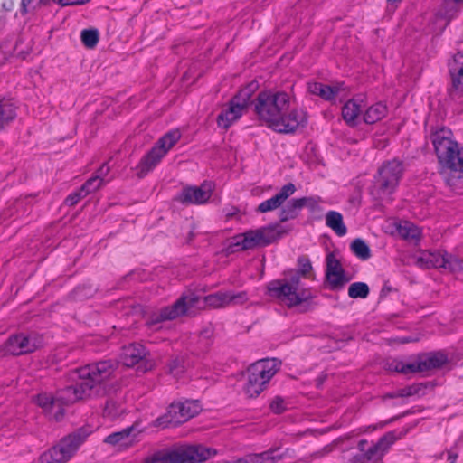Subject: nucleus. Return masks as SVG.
I'll use <instances>...</instances> for the list:
<instances>
[{
    "instance_id": "ea45409f",
    "label": "nucleus",
    "mask_w": 463,
    "mask_h": 463,
    "mask_svg": "<svg viewBox=\"0 0 463 463\" xmlns=\"http://www.w3.org/2000/svg\"><path fill=\"white\" fill-rule=\"evenodd\" d=\"M389 370L404 374L416 373L415 363L403 364L401 361H392L388 365Z\"/></svg>"
},
{
    "instance_id": "4c0bfd02",
    "label": "nucleus",
    "mask_w": 463,
    "mask_h": 463,
    "mask_svg": "<svg viewBox=\"0 0 463 463\" xmlns=\"http://www.w3.org/2000/svg\"><path fill=\"white\" fill-rule=\"evenodd\" d=\"M463 3V0H444L443 2V15L446 19H452L459 11V5Z\"/></svg>"
},
{
    "instance_id": "39448f33",
    "label": "nucleus",
    "mask_w": 463,
    "mask_h": 463,
    "mask_svg": "<svg viewBox=\"0 0 463 463\" xmlns=\"http://www.w3.org/2000/svg\"><path fill=\"white\" fill-rule=\"evenodd\" d=\"M216 454V449L201 444H183L156 451L146 457L145 463H200Z\"/></svg>"
},
{
    "instance_id": "b1692460",
    "label": "nucleus",
    "mask_w": 463,
    "mask_h": 463,
    "mask_svg": "<svg viewBox=\"0 0 463 463\" xmlns=\"http://www.w3.org/2000/svg\"><path fill=\"white\" fill-rule=\"evenodd\" d=\"M159 148L153 146L151 150L142 157L137 165V175L139 178L144 177L150 172L164 157Z\"/></svg>"
},
{
    "instance_id": "c03bdc74",
    "label": "nucleus",
    "mask_w": 463,
    "mask_h": 463,
    "mask_svg": "<svg viewBox=\"0 0 463 463\" xmlns=\"http://www.w3.org/2000/svg\"><path fill=\"white\" fill-rule=\"evenodd\" d=\"M269 409L276 414L284 412L287 409L285 401L280 396H276L269 403Z\"/></svg>"
},
{
    "instance_id": "393cba45",
    "label": "nucleus",
    "mask_w": 463,
    "mask_h": 463,
    "mask_svg": "<svg viewBox=\"0 0 463 463\" xmlns=\"http://www.w3.org/2000/svg\"><path fill=\"white\" fill-rule=\"evenodd\" d=\"M363 99H350L342 108V116L346 124L354 127L359 122Z\"/></svg>"
},
{
    "instance_id": "3c124183",
    "label": "nucleus",
    "mask_w": 463,
    "mask_h": 463,
    "mask_svg": "<svg viewBox=\"0 0 463 463\" xmlns=\"http://www.w3.org/2000/svg\"><path fill=\"white\" fill-rule=\"evenodd\" d=\"M33 0H22L21 3V12L23 14H25L28 13L27 5H29L32 3Z\"/></svg>"
},
{
    "instance_id": "f8f14e48",
    "label": "nucleus",
    "mask_w": 463,
    "mask_h": 463,
    "mask_svg": "<svg viewBox=\"0 0 463 463\" xmlns=\"http://www.w3.org/2000/svg\"><path fill=\"white\" fill-rule=\"evenodd\" d=\"M248 300L249 295L247 291L220 290L205 296L203 301L199 298V303L194 307V312L196 313L199 309H203L205 307L219 309L231 306H242Z\"/></svg>"
},
{
    "instance_id": "a211bd4d",
    "label": "nucleus",
    "mask_w": 463,
    "mask_h": 463,
    "mask_svg": "<svg viewBox=\"0 0 463 463\" xmlns=\"http://www.w3.org/2000/svg\"><path fill=\"white\" fill-rule=\"evenodd\" d=\"M414 264L420 269L446 268L448 260L439 251L421 250L411 257Z\"/></svg>"
},
{
    "instance_id": "6e6d98bb",
    "label": "nucleus",
    "mask_w": 463,
    "mask_h": 463,
    "mask_svg": "<svg viewBox=\"0 0 463 463\" xmlns=\"http://www.w3.org/2000/svg\"><path fill=\"white\" fill-rule=\"evenodd\" d=\"M457 458V455H449V459L454 461Z\"/></svg>"
},
{
    "instance_id": "09e8293b",
    "label": "nucleus",
    "mask_w": 463,
    "mask_h": 463,
    "mask_svg": "<svg viewBox=\"0 0 463 463\" xmlns=\"http://www.w3.org/2000/svg\"><path fill=\"white\" fill-rule=\"evenodd\" d=\"M109 166L107 165V164H103L96 172L94 175L95 176H99L100 180H102V183H104V178L109 175Z\"/></svg>"
},
{
    "instance_id": "6ab92c4d",
    "label": "nucleus",
    "mask_w": 463,
    "mask_h": 463,
    "mask_svg": "<svg viewBox=\"0 0 463 463\" xmlns=\"http://www.w3.org/2000/svg\"><path fill=\"white\" fill-rule=\"evenodd\" d=\"M296 192V186L292 183H288L281 187L279 192L271 198L263 201L259 204L257 211L260 213H268L274 211L280 206Z\"/></svg>"
},
{
    "instance_id": "0eeeda50",
    "label": "nucleus",
    "mask_w": 463,
    "mask_h": 463,
    "mask_svg": "<svg viewBox=\"0 0 463 463\" xmlns=\"http://www.w3.org/2000/svg\"><path fill=\"white\" fill-rule=\"evenodd\" d=\"M89 433L83 429L62 438L56 445L43 452L39 459L40 463H66L77 452L80 445L85 441Z\"/></svg>"
},
{
    "instance_id": "a18cd8bd",
    "label": "nucleus",
    "mask_w": 463,
    "mask_h": 463,
    "mask_svg": "<svg viewBox=\"0 0 463 463\" xmlns=\"http://www.w3.org/2000/svg\"><path fill=\"white\" fill-rule=\"evenodd\" d=\"M301 209L304 207L309 208L311 211H315L318 208L319 203L321 202L319 197H302L298 198Z\"/></svg>"
},
{
    "instance_id": "c756f323",
    "label": "nucleus",
    "mask_w": 463,
    "mask_h": 463,
    "mask_svg": "<svg viewBox=\"0 0 463 463\" xmlns=\"http://www.w3.org/2000/svg\"><path fill=\"white\" fill-rule=\"evenodd\" d=\"M397 232L403 239L415 243L420 241L421 236L420 228L410 222L400 223L397 227Z\"/></svg>"
},
{
    "instance_id": "603ef678",
    "label": "nucleus",
    "mask_w": 463,
    "mask_h": 463,
    "mask_svg": "<svg viewBox=\"0 0 463 463\" xmlns=\"http://www.w3.org/2000/svg\"><path fill=\"white\" fill-rule=\"evenodd\" d=\"M367 444H368V442L365 439H362L358 443V449L364 454H365V451L368 449H366Z\"/></svg>"
},
{
    "instance_id": "f257e3e1",
    "label": "nucleus",
    "mask_w": 463,
    "mask_h": 463,
    "mask_svg": "<svg viewBox=\"0 0 463 463\" xmlns=\"http://www.w3.org/2000/svg\"><path fill=\"white\" fill-rule=\"evenodd\" d=\"M258 118L279 133H292L305 123V116L289 110V96L284 91H260L253 101Z\"/></svg>"
},
{
    "instance_id": "58836bf2",
    "label": "nucleus",
    "mask_w": 463,
    "mask_h": 463,
    "mask_svg": "<svg viewBox=\"0 0 463 463\" xmlns=\"http://www.w3.org/2000/svg\"><path fill=\"white\" fill-rule=\"evenodd\" d=\"M83 44L88 48H94L99 42V32L96 29H85L80 35Z\"/></svg>"
},
{
    "instance_id": "7ed1b4c3",
    "label": "nucleus",
    "mask_w": 463,
    "mask_h": 463,
    "mask_svg": "<svg viewBox=\"0 0 463 463\" xmlns=\"http://www.w3.org/2000/svg\"><path fill=\"white\" fill-rule=\"evenodd\" d=\"M116 369L112 361H100L80 367L72 373L77 377L74 385L67 386L57 392V401L63 409L64 405L91 397L98 392L99 385L109 379Z\"/></svg>"
},
{
    "instance_id": "c9c22d12",
    "label": "nucleus",
    "mask_w": 463,
    "mask_h": 463,
    "mask_svg": "<svg viewBox=\"0 0 463 463\" xmlns=\"http://www.w3.org/2000/svg\"><path fill=\"white\" fill-rule=\"evenodd\" d=\"M424 389H425L424 384L416 383V384H412V385L399 389L398 391L388 394V396L390 398L410 397V396L420 394V392L421 391H423Z\"/></svg>"
},
{
    "instance_id": "e433bc0d",
    "label": "nucleus",
    "mask_w": 463,
    "mask_h": 463,
    "mask_svg": "<svg viewBox=\"0 0 463 463\" xmlns=\"http://www.w3.org/2000/svg\"><path fill=\"white\" fill-rule=\"evenodd\" d=\"M344 90V84L338 83L334 86L330 85H323L319 96L321 99L325 100H333L341 90Z\"/></svg>"
},
{
    "instance_id": "6e6552de",
    "label": "nucleus",
    "mask_w": 463,
    "mask_h": 463,
    "mask_svg": "<svg viewBox=\"0 0 463 463\" xmlns=\"http://www.w3.org/2000/svg\"><path fill=\"white\" fill-rule=\"evenodd\" d=\"M198 303L199 297L195 293L184 294L172 306L165 307L151 313L146 324L149 326H154L164 321L175 319L180 316H194V307H197Z\"/></svg>"
},
{
    "instance_id": "4468645a",
    "label": "nucleus",
    "mask_w": 463,
    "mask_h": 463,
    "mask_svg": "<svg viewBox=\"0 0 463 463\" xmlns=\"http://www.w3.org/2000/svg\"><path fill=\"white\" fill-rule=\"evenodd\" d=\"M42 345V339L35 334L11 335L5 344V352L12 355H22L34 352Z\"/></svg>"
},
{
    "instance_id": "5fc2aeb1",
    "label": "nucleus",
    "mask_w": 463,
    "mask_h": 463,
    "mask_svg": "<svg viewBox=\"0 0 463 463\" xmlns=\"http://www.w3.org/2000/svg\"><path fill=\"white\" fill-rule=\"evenodd\" d=\"M414 341H416V339H412L411 337H402V338H400V340H399V342L402 344H406V343L414 342Z\"/></svg>"
},
{
    "instance_id": "8fccbe9b",
    "label": "nucleus",
    "mask_w": 463,
    "mask_h": 463,
    "mask_svg": "<svg viewBox=\"0 0 463 463\" xmlns=\"http://www.w3.org/2000/svg\"><path fill=\"white\" fill-rule=\"evenodd\" d=\"M223 213L226 219L229 220L238 215L239 209L235 206L226 207L223 209Z\"/></svg>"
},
{
    "instance_id": "a19ab883",
    "label": "nucleus",
    "mask_w": 463,
    "mask_h": 463,
    "mask_svg": "<svg viewBox=\"0 0 463 463\" xmlns=\"http://www.w3.org/2000/svg\"><path fill=\"white\" fill-rule=\"evenodd\" d=\"M124 411V408L116 401H108L104 408V415L111 419L118 417Z\"/></svg>"
},
{
    "instance_id": "412c9836",
    "label": "nucleus",
    "mask_w": 463,
    "mask_h": 463,
    "mask_svg": "<svg viewBox=\"0 0 463 463\" xmlns=\"http://www.w3.org/2000/svg\"><path fill=\"white\" fill-rule=\"evenodd\" d=\"M35 402L45 413L52 416L56 420H59L64 413V410L57 401V396H53L51 393L43 392L38 394L35 397Z\"/></svg>"
},
{
    "instance_id": "423d86ee",
    "label": "nucleus",
    "mask_w": 463,
    "mask_h": 463,
    "mask_svg": "<svg viewBox=\"0 0 463 463\" xmlns=\"http://www.w3.org/2000/svg\"><path fill=\"white\" fill-rule=\"evenodd\" d=\"M277 359H263L250 364L244 392L249 398H255L266 388L267 383L279 369Z\"/></svg>"
},
{
    "instance_id": "49530a36",
    "label": "nucleus",
    "mask_w": 463,
    "mask_h": 463,
    "mask_svg": "<svg viewBox=\"0 0 463 463\" xmlns=\"http://www.w3.org/2000/svg\"><path fill=\"white\" fill-rule=\"evenodd\" d=\"M84 196H85L84 192H81V188H80L79 191L69 194L67 196V198L65 199V203L69 206H74Z\"/></svg>"
},
{
    "instance_id": "79ce46f5",
    "label": "nucleus",
    "mask_w": 463,
    "mask_h": 463,
    "mask_svg": "<svg viewBox=\"0 0 463 463\" xmlns=\"http://www.w3.org/2000/svg\"><path fill=\"white\" fill-rule=\"evenodd\" d=\"M103 184L104 183H102V180H100L99 176L93 175L81 185V192H84V195H87L97 191Z\"/></svg>"
},
{
    "instance_id": "5701e85b",
    "label": "nucleus",
    "mask_w": 463,
    "mask_h": 463,
    "mask_svg": "<svg viewBox=\"0 0 463 463\" xmlns=\"http://www.w3.org/2000/svg\"><path fill=\"white\" fill-rule=\"evenodd\" d=\"M146 355V350L141 344H131L122 350L121 360L124 365L131 367L138 364Z\"/></svg>"
},
{
    "instance_id": "9d476101",
    "label": "nucleus",
    "mask_w": 463,
    "mask_h": 463,
    "mask_svg": "<svg viewBox=\"0 0 463 463\" xmlns=\"http://www.w3.org/2000/svg\"><path fill=\"white\" fill-rule=\"evenodd\" d=\"M403 171V164L398 159H392L383 164L378 169V175L375 178V185L380 197L388 196L395 191Z\"/></svg>"
},
{
    "instance_id": "f03ea898",
    "label": "nucleus",
    "mask_w": 463,
    "mask_h": 463,
    "mask_svg": "<svg viewBox=\"0 0 463 463\" xmlns=\"http://www.w3.org/2000/svg\"><path fill=\"white\" fill-rule=\"evenodd\" d=\"M312 269L308 257H298L297 270H289L285 273L284 278L268 284L267 289L269 297L278 299L289 308L300 307L301 312L310 310L312 308L311 300L315 296L310 288L301 286L300 278H307Z\"/></svg>"
},
{
    "instance_id": "473e14b6",
    "label": "nucleus",
    "mask_w": 463,
    "mask_h": 463,
    "mask_svg": "<svg viewBox=\"0 0 463 463\" xmlns=\"http://www.w3.org/2000/svg\"><path fill=\"white\" fill-rule=\"evenodd\" d=\"M275 450H268L260 454H250L240 458L241 463H274L276 457L273 456Z\"/></svg>"
},
{
    "instance_id": "9b49d317",
    "label": "nucleus",
    "mask_w": 463,
    "mask_h": 463,
    "mask_svg": "<svg viewBox=\"0 0 463 463\" xmlns=\"http://www.w3.org/2000/svg\"><path fill=\"white\" fill-rule=\"evenodd\" d=\"M201 406L196 401L173 402L165 415L156 419L155 425L164 428L168 425L177 426L197 415Z\"/></svg>"
},
{
    "instance_id": "dca6fc26",
    "label": "nucleus",
    "mask_w": 463,
    "mask_h": 463,
    "mask_svg": "<svg viewBox=\"0 0 463 463\" xmlns=\"http://www.w3.org/2000/svg\"><path fill=\"white\" fill-rule=\"evenodd\" d=\"M452 80L449 95L453 100H459L463 97V52H458L449 64Z\"/></svg>"
},
{
    "instance_id": "bb28decb",
    "label": "nucleus",
    "mask_w": 463,
    "mask_h": 463,
    "mask_svg": "<svg viewBox=\"0 0 463 463\" xmlns=\"http://www.w3.org/2000/svg\"><path fill=\"white\" fill-rule=\"evenodd\" d=\"M326 224L332 229L338 236H344L347 232L344 223L343 216L336 211H329L326 214Z\"/></svg>"
},
{
    "instance_id": "72a5a7b5",
    "label": "nucleus",
    "mask_w": 463,
    "mask_h": 463,
    "mask_svg": "<svg viewBox=\"0 0 463 463\" xmlns=\"http://www.w3.org/2000/svg\"><path fill=\"white\" fill-rule=\"evenodd\" d=\"M353 253L362 260H366L371 257V250L365 241L362 239H355L350 245Z\"/></svg>"
},
{
    "instance_id": "7c9ffc66",
    "label": "nucleus",
    "mask_w": 463,
    "mask_h": 463,
    "mask_svg": "<svg viewBox=\"0 0 463 463\" xmlns=\"http://www.w3.org/2000/svg\"><path fill=\"white\" fill-rule=\"evenodd\" d=\"M15 116L16 112L14 104L8 99H0V129H3L13 121Z\"/></svg>"
},
{
    "instance_id": "aec40b11",
    "label": "nucleus",
    "mask_w": 463,
    "mask_h": 463,
    "mask_svg": "<svg viewBox=\"0 0 463 463\" xmlns=\"http://www.w3.org/2000/svg\"><path fill=\"white\" fill-rule=\"evenodd\" d=\"M135 430L136 426L132 425L122 430L121 431H117L107 436L104 439V442L113 447H117L119 449H127L135 443L137 437V433H134Z\"/></svg>"
},
{
    "instance_id": "37998d69",
    "label": "nucleus",
    "mask_w": 463,
    "mask_h": 463,
    "mask_svg": "<svg viewBox=\"0 0 463 463\" xmlns=\"http://www.w3.org/2000/svg\"><path fill=\"white\" fill-rule=\"evenodd\" d=\"M184 370V360L181 357H175L168 364V372L175 377L180 376Z\"/></svg>"
},
{
    "instance_id": "4be33fe9",
    "label": "nucleus",
    "mask_w": 463,
    "mask_h": 463,
    "mask_svg": "<svg viewBox=\"0 0 463 463\" xmlns=\"http://www.w3.org/2000/svg\"><path fill=\"white\" fill-rule=\"evenodd\" d=\"M395 437L392 432L383 435L376 444L370 447L363 457L370 461H378L382 458L383 454L389 449V448L394 443Z\"/></svg>"
},
{
    "instance_id": "f704fd0d",
    "label": "nucleus",
    "mask_w": 463,
    "mask_h": 463,
    "mask_svg": "<svg viewBox=\"0 0 463 463\" xmlns=\"http://www.w3.org/2000/svg\"><path fill=\"white\" fill-rule=\"evenodd\" d=\"M370 293L368 285L364 282H354L348 288L351 298H366Z\"/></svg>"
},
{
    "instance_id": "c85d7f7f",
    "label": "nucleus",
    "mask_w": 463,
    "mask_h": 463,
    "mask_svg": "<svg viewBox=\"0 0 463 463\" xmlns=\"http://www.w3.org/2000/svg\"><path fill=\"white\" fill-rule=\"evenodd\" d=\"M386 114V105L382 102H377L366 109L364 115V121L366 124H374L383 118Z\"/></svg>"
},
{
    "instance_id": "a878e982",
    "label": "nucleus",
    "mask_w": 463,
    "mask_h": 463,
    "mask_svg": "<svg viewBox=\"0 0 463 463\" xmlns=\"http://www.w3.org/2000/svg\"><path fill=\"white\" fill-rule=\"evenodd\" d=\"M447 356L441 353L431 354L424 360L415 363L416 372H425L439 368L447 363Z\"/></svg>"
},
{
    "instance_id": "f3484780",
    "label": "nucleus",
    "mask_w": 463,
    "mask_h": 463,
    "mask_svg": "<svg viewBox=\"0 0 463 463\" xmlns=\"http://www.w3.org/2000/svg\"><path fill=\"white\" fill-rule=\"evenodd\" d=\"M203 184L201 186H187L175 196V201L183 204H203L209 201L212 196L210 188Z\"/></svg>"
},
{
    "instance_id": "cd10ccee",
    "label": "nucleus",
    "mask_w": 463,
    "mask_h": 463,
    "mask_svg": "<svg viewBox=\"0 0 463 463\" xmlns=\"http://www.w3.org/2000/svg\"><path fill=\"white\" fill-rule=\"evenodd\" d=\"M181 133L178 129H173L165 134L154 146L159 148L162 155L165 156L166 153L180 140Z\"/></svg>"
},
{
    "instance_id": "1a4fd4ad",
    "label": "nucleus",
    "mask_w": 463,
    "mask_h": 463,
    "mask_svg": "<svg viewBox=\"0 0 463 463\" xmlns=\"http://www.w3.org/2000/svg\"><path fill=\"white\" fill-rule=\"evenodd\" d=\"M279 238V233L273 226H265L237 234L232 238L231 248L235 250H247L267 246Z\"/></svg>"
},
{
    "instance_id": "20e7f679",
    "label": "nucleus",
    "mask_w": 463,
    "mask_h": 463,
    "mask_svg": "<svg viewBox=\"0 0 463 463\" xmlns=\"http://www.w3.org/2000/svg\"><path fill=\"white\" fill-rule=\"evenodd\" d=\"M430 139L442 169L450 171L451 176L446 177L447 184L451 187L463 184V147L452 138L451 131L438 128L431 131Z\"/></svg>"
},
{
    "instance_id": "ddd939ff",
    "label": "nucleus",
    "mask_w": 463,
    "mask_h": 463,
    "mask_svg": "<svg viewBox=\"0 0 463 463\" xmlns=\"http://www.w3.org/2000/svg\"><path fill=\"white\" fill-rule=\"evenodd\" d=\"M250 99V92L248 89L241 90L230 102L227 109L222 110L217 117V124L224 129L229 128L238 120L246 110Z\"/></svg>"
},
{
    "instance_id": "de8ad7c7",
    "label": "nucleus",
    "mask_w": 463,
    "mask_h": 463,
    "mask_svg": "<svg viewBox=\"0 0 463 463\" xmlns=\"http://www.w3.org/2000/svg\"><path fill=\"white\" fill-rule=\"evenodd\" d=\"M323 83L320 82H308L307 83V90L310 94L319 96L321 89L323 87Z\"/></svg>"
},
{
    "instance_id": "864d4df0",
    "label": "nucleus",
    "mask_w": 463,
    "mask_h": 463,
    "mask_svg": "<svg viewBox=\"0 0 463 463\" xmlns=\"http://www.w3.org/2000/svg\"><path fill=\"white\" fill-rule=\"evenodd\" d=\"M325 450L326 449L315 452L314 454L311 455V458H318L323 457L325 455Z\"/></svg>"
},
{
    "instance_id": "2eb2a0df",
    "label": "nucleus",
    "mask_w": 463,
    "mask_h": 463,
    "mask_svg": "<svg viewBox=\"0 0 463 463\" xmlns=\"http://www.w3.org/2000/svg\"><path fill=\"white\" fill-rule=\"evenodd\" d=\"M326 279L331 290H340L351 279L347 277L335 251L329 252L326 258Z\"/></svg>"
},
{
    "instance_id": "2f4dec72",
    "label": "nucleus",
    "mask_w": 463,
    "mask_h": 463,
    "mask_svg": "<svg viewBox=\"0 0 463 463\" xmlns=\"http://www.w3.org/2000/svg\"><path fill=\"white\" fill-rule=\"evenodd\" d=\"M301 210V204L299 203L298 198L290 200L286 205H284L279 213V220L281 222H288L295 219L299 211Z\"/></svg>"
}]
</instances>
